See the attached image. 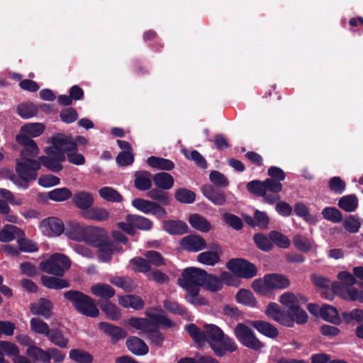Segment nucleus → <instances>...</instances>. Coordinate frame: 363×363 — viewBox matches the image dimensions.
<instances>
[{"label": "nucleus", "instance_id": "nucleus-1", "mask_svg": "<svg viewBox=\"0 0 363 363\" xmlns=\"http://www.w3.org/2000/svg\"><path fill=\"white\" fill-rule=\"evenodd\" d=\"M49 146L44 149L46 155L40 157L42 165L52 172H59L63 169L62 162L67 159L74 165L85 164L84 155L78 152L77 144L70 135L57 133L48 140Z\"/></svg>", "mask_w": 363, "mask_h": 363}, {"label": "nucleus", "instance_id": "nucleus-2", "mask_svg": "<svg viewBox=\"0 0 363 363\" xmlns=\"http://www.w3.org/2000/svg\"><path fill=\"white\" fill-rule=\"evenodd\" d=\"M279 301L287 311L282 310L278 303L271 302L265 310V314L270 319L288 328L294 327L295 323L302 325L308 321L307 313L301 308L294 294L285 292L279 296Z\"/></svg>", "mask_w": 363, "mask_h": 363}, {"label": "nucleus", "instance_id": "nucleus-3", "mask_svg": "<svg viewBox=\"0 0 363 363\" xmlns=\"http://www.w3.org/2000/svg\"><path fill=\"white\" fill-rule=\"evenodd\" d=\"M207 272L196 267H188L183 270L177 284L186 291L187 302L197 306H205L208 301L199 296L201 286H203Z\"/></svg>", "mask_w": 363, "mask_h": 363}, {"label": "nucleus", "instance_id": "nucleus-4", "mask_svg": "<svg viewBox=\"0 0 363 363\" xmlns=\"http://www.w3.org/2000/svg\"><path fill=\"white\" fill-rule=\"evenodd\" d=\"M205 342H208L211 349L218 357H224L227 352H234L238 350L235 341L216 325L206 324L204 325Z\"/></svg>", "mask_w": 363, "mask_h": 363}, {"label": "nucleus", "instance_id": "nucleus-5", "mask_svg": "<svg viewBox=\"0 0 363 363\" xmlns=\"http://www.w3.org/2000/svg\"><path fill=\"white\" fill-rule=\"evenodd\" d=\"M289 279L283 274L269 273L263 278L255 279L252 283V289L258 294L265 296L272 291L284 290L290 286Z\"/></svg>", "mask_w": 363, "mask_h": 363}, {"label": "nucleus", "instance_id": "nucleus-6", "mask_svg": "<svg viewBox=\"0 0 363 363\" xmlns=\"http://www.w3.org/2000/svg\"><path fill=\"white\" fill-rule=\"evenodd\" d=\"M65 296L79 313L90 317H96L99 314V309L91 297L75 291L66 292Z\"/></svg>", "mask_w": 363, "mask_h": 363}, {"label": "nucleus", "instance_id": "nucleus-7", "mask_svg": "<svg viewBox=\"0 0 363 363\" xmlns=\"http://www.w3.org/2000/svg\"><path fill=\"white\" fill-rule=\"evenodd\" d=\"M72 262L65 255L55 253L49 259L40 262V269L48 273L58 277H62L65 271L71 267Z\"/></svg>", "mask_w": 363, "mask_h": 363}, {"label": "nucleus", "instance_id": "nucleus-8", "mask_svg": "<svg viewBox=\"0 0 363 363\" xmlns=\"http://www.w3.org/2000/svg\"><path fill=\"white\" fill-rule=\"evenodd\" d=\"M42 162L39 160H17L16 164V172L18 175L20 182H25L27 189L28 183L37 179L38 171L40 169Z\"/></svg>", "mask_w": 363, "mask_h": 363}, {"label": "nucleus", "instance_id": "nucleus-9", "mask_svg": "<svg viewBox=\"0 0 363 363\" xmlns=\"http://www.w3.org/2000/svg\"><path fill=\"white\" fill-rule=\"evenodd\" d=\"M227 268L236 277L252 279L257 274V267L250 261L242 258H233L226 263Z\"/></svg>", "mask_w": 363, "mask_h": 363}, {"label": "nucleus", "instance_id": "nucleus-10", "mask_svg": "<svg viewBox=\"0 0 363 363\" xmlns=\"http://www.w3.org/2000/svg\"><path fill=\"white\" fill-rule=\"evenodd\" d=\"M234 335L242 345L252 350H259L264 346L252 330L242 323H239L235 326Z\"/></svg>", "mask_w": 363, "mask_h": 363}, {"label": "nucleus", "instance_id": "nucleus-11", "mask_svg": "<svg viewBox=\"0 0 363 363\" xmlns=\"http://www.w3.org/2000/svg\"><path fill=\"white\" fill-rule=\"evenodd\" d=\"M131 203L137 210L145 214H151L157 219H162L167 216L166 209L160 206L157 202L140 198H135L132 200Z\"/></svg>", "mask_w": 363, "mask_h": 363}, {"label": "nucleus", "instance_id": "nucleus-12", "mask_svg": "<svg viewBox=\"0 0 363 363\" xmlns=\"http://www.w3.org/2000/svg\"><path fill=\"white\" fill-rule=\"evenodd\" d=\"M38 228L44 236L55 238L64 233L65 225L62 220L57 217H48L40 222Z\"/></svg>", "mask_w": 363, "mask_h": 363}, {"label": "nucleus", "instance_id": "nucleus-13", "mask_svg": "<svg viewBox=\"0 0 363 363\" xmlns=\"http://www.w3.org/2000/svg\"><path fill=\"white\" fill-rule=\"evenodd\" d=\"M203 195L216 206H223L226 203L227 196L223 188L205 184L201 187Z\"/></svg>", "mask_w": 363, "mask_h": 363}, {"label": "nucleus", "instance_id": "nucleus-14", "mask_svg": "<svg viewBox=\"0 0 363 363\" xmlns=\"http://www.w3.org/2000/svg\"><path fill=\"white\" fill-rule=\"evenodd\" d=\"M180 245L189 252H199L206 247V240L199 235H189L179 240Z\"/></svg>", "mask_w": 363, "mask_h": 363}, {"label": "nucleus", "instance_id": "nucleus-15", "mask_svg": "<svg viewBox=\"0 0 363 363\" xmlns=\"http://www.w3.org/2000/svg\"><path fill=\"white\" fill-rule=\"evenodd\" d=\"M45 126L42 123H28L21 126L19 133L16 139H32L43 134Z\"/></svg>", "mask_w": 363, "mask_h": 363}, {"label": "nucleus", "instance_id": "nucleus-16", "mask_svg": "<svg viewBox=\"0 0 363 363\" xmlns=\"http://www.w3.org/2000/svg\"><path fill=\"white\" fill-rule=\"evenodd\" d=\"M108 235L104 230L99 228L87 226L82 241L96 247L102 242L106 241Z\"/></svg>", "mask_w": 363, "mask_h": 363}, {"label": "nucleus", "instance_id": "nucleus-17", "mask_svg": "<svg viewBox=\"0 0 363 363\" xmlns=\"http://www.w3.org/2000/svg\"><path fill=\"white\" fill-rule=\"evenodd\" d=\"M16 142L23 147L21 151L23 160H33L40 152L37 143L33 139H16Z\"/></svg>", "mask_w": 363, "mask_h": 363}, {"label": "nucleus", "instance_id": "nucleus-18", "mask_svg": "<svg viewBox=\"0 0 363 363\" xmlns=\"http://www.w3.org/2000/svg\"><path fill=\"white\" fill-rule=\"evenodd\" d=\"M211 251H206L200 253L197 260L206 265L214 266L220 261V254L222 252L221 247L218 244L211 247Z\"/></svg>", "mask_w": 363, "mask_h": 363}, {"label": "nucleus", "instance_id": "nucleus-19", "mask_svg": "<svg viewBox=\"0 0 363 363\" xmlns=\"http://www.w3.org/2000/svg\"><path fill=\"white\" fill-rule=\"evenodd\" d=\"M52 309V303L45 298H41L33 303L30 306V310L33 315L43 316L45 319L51 316Z\"/></svg>", "mask_w": 363, "mask_h": 363}, {"label": "nucleus", "instance_id": "nucleus-20", "mask_svg": "<svg viewBox=\"0 0 363 363\" xmlns=\"http://www.w3.org/2000/svg\"><path fill=\"white\" fill-rule=\"evenodd\" d=\"M162 228L170 235H183L188 232V225L180 220H167L162 222Z\"/></svg>", "mask_w": 363, "mask_h": 363}, {"label": "nucleus", "instance_id": "nucleus-21", "mask_svg": "<svg viewBox=\"0 0 363 363\" xmlns=\"http://www.w3.org/2000/svg\"><path fill=\"white\" fill-rule=\"evenodd\" d=\"M125 345L128 350L135 355H145L149 352V348L146 343L135 336L129 337L126 340Z\"/></svg>", "mask_w": 363, "mask_h": 363}, {"label": "nucleus", "instance_id": "nucleus-22", "mask_svg": "<svg viewBox=\"0 0 363 363\" xmlns=\"http://www.w3.org/2000/svg\"><path fill=\"white\" fill-rule=\"evenodd\" d=\"M134 177V185L137 189L147 191L151 189L152 177L150 172L144 170L136 171Z\"/></svg>", "mask_w": 363, "mask_h": 363}, {"label": "nucleus", "instance_id": "nucleus-23", "mask_svg": "<svg viewBox=\"0 0 363 363\" xmlns=\"http://www.w3.org/2000/svg\"><path fill=\"white\" fill-rule=\"evenodd\" d=\"M250 325L259 333L267 337L276 338L279 335L277 328L269 322L257 320L252 321Z\"/></svg>", "mask_w": 363, "mask_h": 363}, {"label": "nucleus", "instance_id": "nucleus-24", "mask_svg": "<svg viewBox=\"0 0 363 363\" xmlns=\"http://www.w3.org/2000/svg\"><path fill=\"white\" fill-rule=\"evenodd\" d=\"M119 304L125 308H133L134 310H141L145 306V301L143 298L133 294H128L118 297Z\"/></svg>", "mask_w": 363, "mask_h": 363}, {"label": "nucleus", "instance_id": "nucleus-25", "mask_svg": "<svg viewBox=\"0 0 363 363\" xmlns=\"http://www.w3.org/2000/svg\"><path fill=\"white\" fill-rule=\"evenodd\" d=\"M23 235V231L13 225L7 224L0 229L1 242H9Z\"/></svg>", "mask_w": 363, "mask_h": 363}, {"label": "nucleus", "instance_id": "nucleus-26", "mask_svg": "<svg viewBox=\"0 0 363 363\" xmlns=\"http://www.w3.org/2000/svg\"><path fill=\"white\" fill-rule=\"evenodd\" d=\"M338 279L342 282H333L332 284V289L334 293L338 294L343 291V284L347 286H351L357 284V279L351 273L347 271L340 272L337 274Z\"/></svg>", "mask_w": 363, "mask_h": 363}, {"label": "nucleus", "instance_id": "nucleus-27", "mask_svg": "<svg viewBox=\"0 0 363 363\" xmlns=\"http://www.w3.org/2000/svg\"><path fill=\"white\" fill-rule=\"evenodd\" d=\"M320 316L325 321L335 325H339L341 323V318L337 310L330 305L324 304L319 308Z\"/></svg>", "mask_w": 363, "mask_h": 363}, {"label": "nucleus", "instance_id": "nucleus-28", "mask_svg": "<svg viewBox=\"0 0 363 363\" xmlns=\"http://www.w3.org/2000/svg\"><path fill=\"white\" fill-rule=\"evenodd\" d=\"M188 220L193 228L200 232L207 233L212 228L211 223L205 217L198 213L191 214Z\"/></svg>", "mask_w": 363, "mask_h": 363}, {"label": "nucleus", "instance_id": "nucleus-29", "mask_svg": "<svg viewBox=\"0 0 363 363\" xmlns=\"http://www.w3.org/2000/svg\"><path fill=\"white\" fill-rule=\"evenodd\" d=\"M152 182L158 189L162 190L170 189L174 183L173 177L170 174L164 172L154 174Z\"/></svg>", "mask_w": 363, "mask_h": 363}, {"label": "nucleus", "instance_id": "nucleus-30", "mask_svg": "<svg viewBox=\"0 0 363 363\" xmlns=\"http://www.w3.org/2000/svg\"><path fill=\"white\" fill-rule=\"evenodd\" d=\"M97 248V256L102 262H107L111 260L113 254V245L108 238L106 241L102 242L96 246Z\"/></svg>", "mask_w": 363, "mask_h": 363}, {"label": "nucleus", "instance_id": "nucleus-31", "mask_svg": "<svg viewBox=\"0 0 363 363\" xmlns=\"http://www.w3.org/2000/svg\"><path fill=\"white\" fill-rule=\"evenodd\" d=\"M86 227L82 225L77 222H71L69 223L66 230V235L71 240L75 241H82L84 238Z\"/></svg>", "mask_w": 363, "mask_h": 363}, {"label": "nucleus", "instance_id": "nucleus-32", "mask_svg": "<svg viewBox=\"0 0 363 363\" xmlns=\"http://www.w3.org/2000/svg\"><path fill=\"white\" fill-rule=\"evenodd\" d=\"M147 164L152 168L165 171H170L174 168V163L172 160L156 156L149 157Z\"/></svg>", "mask_w": 363, "mask_h": 363}, {"label": "nucleus", "instance_id": "nucleus-33", "mask_svg": "<svg viewBox=\"0 0 363 363\" xmlns=\"http://www.w3.org/2000/svg\"><path fill=\"white\" fill-rule=\"evenodd\" d=\"M48 339L54 345L61 348L67 347L68 337H65L62 331L58 328L50 329L47 335Z\"/></svg>", "mask_w": 363, "mask_h": 363}, {"label": "nucleus", "instance_id": "nucleus-34", "mask_svg": "<svg viewBox=\"0 0 363 363\" xmlns=\"http://www.w3.org/2000/svg\"><path fill=\"white\" fill-rule=\"evenodd\" d=\"M91 292L96 296L106 301L113 296L112 287L107 284L99 283L93 285L91 288Z\"/></svg>", "mask_w": 363, "mask_h": 363}, {"label": "nucleus", "instance_id": "nucleus-35", "mask_svg": "<svg viewBox=\"0 0 363 363\" xmlns=\"http://www.w3.org/2000/svg\"><path fill=\"white\" fill-rule=\"evenodd\" d=\"M127 222H130L135 228L143 230H150L152 228L153 223L147 218L138 215H128Z\"/></svg>", "mask_w": 363, "mask_h": 363}, {"label": "nucleus", "instance_id": "nucleus-36", "mask_svg": "<svg viewBox=\"0 0 363 363\" xmlns=\"http://www.w3.org/2000/svg\"><path fill=\"white\" fill-rule=\"evenodd\" d=\"M236 301L249 307H255L257 304L256 298L252 292L248 289H240L235 296Z\"/></svg>", "mask_w": 363, "mask_h": 363}, {"label": "nucleus", "instance_id": "nucleus-37", "mask_svg": "<svg viewBox=\"0 0 363 363\" xmlns=\"http://www.w3.org/2000/svg\"><path fill=\"white\" fill-rule=\"evenodd\" d=\"M73 201L79 208L85 210L92 206L94 199L90 193L81 191L74 196Z\"/></svg>", "mask_w": 363, "mask_h": 363}, {"label": "nucleus", "instance_id": "nucleus-38", "mask_svg": "<svg viewBox=\"0 0 363 363\" xmlns=\"http://www.w3.org/2000/svg\"><path fill=\"white\" fill-rule=\"evenodd\" d=\"M338 206L345 211L353 212L358 206V199L354 194L344 196L339 199Z\"/></svg>", "mask_w": 363, "mask_h": 363}, {"label": "nucleus", "instance_id": "nucleus-39", "mask_svg": "<svg viewBox=\"0 0 363 363\" xmlns=\"http://www.w3.org/2000/svg\"><path fill=\"white\" fill-rule=\"evenodd\" d=\"M41 281L45 287L49 289H61L69 286L68 281L53 277L43 276Z\"/></svg>", "mask_w": 363, "mask_h": 363}, {"label": "nucleus", "instance_id": "nucleus-40", "mask_svg": "<svg viewBox=\"0 0 363 363\" xmlns=\"http://www.w3.org/2000/svg\"><path fill=\"white\" fill-rule=\"evenodd\" d=\"M18 114L23 118L28 119L35 116L38 112V106L32 102H25L17 107Z\"/></svg>", "mask_w": 363, "mask_h": 363}, {"label": "nucleus", "instance_id": "nucleus-41", "mask_svg": "<svg viewBox=\"0 0 363 363\" xmlns=\"http://www.w3.org/2000/svg\"><path fill=\"white\" fill-rule=\"evenodd\" d=\"M163 306L166 311L175 315H179L184 317L189 316L187 309L178 302L167 299L163 301Z\"/></svg>", "mask_w": 363, "mask_h": 363}, {"label": "nucleus", "instance_id": "nucleus-42", "mask_svg": "<svg viewBox=\"0 0 363 363\" xmlns=\"http://www.w3.org/2000/svg\"><path fill=\"white\" fill-rule=\"evenodd\" d=\"M128 324L130 327L142 330L145 333H147V330H150V328H154L155 325L152 323V320H150L147 318H136L132 317L128 319Z\"/></svg>", "mask_w": 363, "mask_h": 363}, {"label": "nucleus", "instance_id": "nucleus-43", "mask_svg": "<svg viewBox=\"0 0 363 363\" xmlns=\"http://www.w3.org/2000/svg\"><path fill=\"white\" fill-rule=\"evenodd\" d=\"M196 194L188 189L179 188L174 194L176 200L182 203L190 204L196 201Z\"/></svg>", "mask_w": 363, "mask_h": 363}, {"label": "nucleus", "instance_id": "nucleus-44", "mask_svg": "<svg viewBox=\"0 0 363 363\" xmlns=\"http://www.w3.org/2000/svg\"><path fill=\"white\" fill-rule=\"evenodd\" d=\"M69 357L75 363H91L93 361V357L89 352L79 349L71 350Z\"/></svg>", "mask_w": 363, "mask_h": 363}, {"label": "nucleus", "instance_id": "nucleus-45", "mask_svg": "<svg viewBox=\"0 0 363 363\" xmlns=\"http://www.w3.org/2000/svg\"><path fill=\"white\" fill-rule=\"evenodd\" d=\"M30 330L34 333L47 337L50 329L47 323L38 318H33L30 320Z\"/></svg>", "mask_w": 363, "mask_h": 363}, {"label": "nucleus", "instance_id": "nucleus-46", "mask_svg": "<svg viewBox=\"0 0 363 363\" xmlns=\"http://www.w3.org/2000/svg\"><path fill=\"white\" fill-rule=\"evenodd\" d=\"M209 180L212 183L211 185L220 188H226L230 184L228 177L217 170H213L210 172Z\"/></svg>", "mask_w": 363, "mask_h": 363}, {"label": "nucleus", "instance_id": "nucleus-47", "mask_svg": "<svg viewBox=\"0 0 363 363\" xmlns=\"http://www.w3.org/2000/svg\"><path fill=\"white\" fill-rule=\"evenodd\" d=\"M27 354L35 360L43 363H50V354L48 350L45 351L38 347H30L27 350Z\"/></svg>", "mask_w": 363, "mask_h": 363}, {"label": "nucleus", "instance_id": "nucleus-48", "mask_svg": "<svg viewBox=\"0 0 363 363\" xmlns=\"http://www.w3.org/2000/svg\"><path fill=\"white\" fill-rule=\"evenodd\" d=\"M269 237L272 240V242L274 243L280 248L286 249L290 246V240L286 235L279 231H271L269 234Z\"/></svg>", "mask_w": 363, "mask_h": 363}, {"label": "nucleus", "instance_id": "nucleus-49", "mask_svg": "<svg viewBox=\"0 0 363 363\" xmlns=\"http://www.w3.org/2000/svg\"><path fill=\"white\" fill-rule=\"evenodd\" d=\"M152 323L157 328V326L162 325L165 328H172L176 325V323L162 313H153L149 315Z\"/></svg>", "mask_w": 363, "mask_h": 363}, {"label": "nucleus", "instance_id": "nucleus-50", "mask_svg": "<svg viewBox=\"0 0 363 363\" xmlns=\"http://www.w3.org/2000/svg\"><path fill=\"white\" fill-rule=\"evenodd\" d=\"M183 154L187 160L194 161L197 167L203 169L207 168L206 160L197 150H194L189 152L187 150H183Z\"/></svg>", "mask_w": 363, "mask_h": 363}, {"label": "nucleus", "instance_id": "nucleus-51", "mask_svg": "<svg viewBox=\"0 0 363 363\" xmlns=\"http://www.w3.org/2000/svg\"><path fill=\"white\" fill-rule=\"evenodd\" d=\"M72 196L71 191L67 188H57L48 193V198L54 201L62 202Z\"/></svg>", "mask_w": 363, "mask_h": 363}, {"label": "nucleus", "instance_id": "nucleus-52", "mask_svg": "<svg viewBox=\"0 0 363 363\" xmlns=\"http://www.w3.org/2000/svg\"><path fill=\"white\" fill-rule=\"evenodd\" d=\"M130 262L135 272L147 273L151 269V265L147 258L145 259L141 257H135L130 259Z\"/></svg>", "mask_w": 363, "mask_h": 363}, {"label": "nucleus", "instance_id": "nucleus-53", "mask_svg": "<svg viewBox=\"0 0 363 363\" xmlns=\"http://www.w3.org/2000/svg\"><path fill=\"white\" fill-rule=\"evenodd\" d=\"M342 225L347 232L356 233L361 227V223L358 217L354 215H350L345 218Z\"/></svg>", "mask_w": 363, "mask_h": 363}, {"label": "nucleus", "instance_id": "nucleus-54", "mask_svg": "<svg viewBox=\"0 0 363 363\" xmlns=\"http://www.w3.org/2000/svg\"><path fill=\"white\" fill-rule=\"evenodd\" d=\"M323 218L334 223H340L342 220V215L340 210L335 207H325L322 211Z\"/></svg>", "mask_w": 363, "mask_h": 363}, {"label": "nucleus", "instance_id": "nucleus-55", "mask_svg": "<svg viewBox=\"0 0 363 363\" xmlns=\"http://www.w3.org/2000/svg\"><path fill=\"white\" fill-rule=\"evenodd\" d=\"M253 240L257 247L264 252H268L273 247V243L269 239V237L267 238L262 233L255 234L253 236Z\"/></svg>", "mask_w": 363, "mask_h": 363}, {"label": "nucleus", "instance_id": "nucleus-56", "mask_svg": "<svg viewBox=\"0 0 363 363\" xmlns=\"http://www.w3.org/2000/svg\"><path fill=\"white\" fill-rule=\"evenodd\" d=\"M203 286L208 291L216 292L222 289L223 283H221V280L217 276L207 273Z\"/></svg>", "mask_w": 363, "mask_h": 363}, {"label": "nucleus", "instance_id": "nucleus-57", "mask_svg": "<svg viewBox=\"0 0 363 363\" xmlns=\"http://www.w3.org/2000/svg\"><path fill=\"white\" fill-rule=\"evenodd\" d=\"M84 217L87 219L102 221L108 218V213L104 208H93L84 212Z\"/></svg>", "mask_w": 363, "mask_h": 363}, {"label": "nucleus", "instance_id": "nucleus-58", "mask_svg": "<svg viewBox=\"0 0 363 363\" xmlns=\"http://www.w3.org/2000/svg\"><path fill=\"white\" fill-rule=\"evenodd\" d=\"M135 161L133 151H121L116 157V162L119 167H128Z\"/></svg>", "mask_w": 363, "mask_h": 363}, {"label": "nucleus", "instance_id": "nucleus-59", "mask_svg": "<svg viewBox=\"0 0 363 363\" xmlns=\"http://www.w3.org/2000/svg\"><path fill=\"white\" fill-rule=\"evenodd\" d=\"M186 330L194 340L198 344L205 342L204 329L201 330L194 323H191L186 326Z\"/></svg>", "mask_w": 363, "mask_h": 363}, {"label": "nucleus", "instance_id": "nucleus-60", "mask_svg": "<svg viewBox=\"0 0 363 363\" xmlns=\"http://www.w3.org/2000/svg\"><path fill=\"white\" fill-rule=\"evenodd\" d=\"M0 352L4 355H7L12 359L19 354L20 351L17 345L9 341H0Z\"/></svg>", "mask_w": 363, "mask_h": 363}, {"label": "nucleus", "instance_id": "nucleus-61", "mask_svg": "<svg viewBox=\"0 0 363 363\" xmlns=\"http://www.w3.org/2000/svg\"><path fill=\"white\" fill-rule=\"evenodd\" d=\"M160 189H153L148 192V196L153 200L157 201L162 205L168 206L170 204V198L167 192L162 191Z\"/></svg>", "mask_w": 363, "mask_h": 363}, {"label": "nucleus", "instance_id": "nucleus-62", "mask_svg": "<svg viewBox=\"0 0 363 363\" xmlns=\"http://www.w3.org/2000/svg\"><path fill=\"white\" fill-rule=\"evenodd\" d=\"M247 190L257 196L262 197L266 193L264 181L252 180L247 183Z\"/></svg>", "mask_w": 363, "mask_h": 363}, {"label": "nucleus", "instance_id": "nucleus-63", "mask_svg": "<svg viewBox=\"0 0 363 363\" xmlns=\"http://www.w3.org/2000/svg\"><path fill=\"white\" fill-rule=\"evenodd\" d=\"M223 220L232 228L240 230L243 228L242 219L236 215L225 213L222 216Z\"/></svg>", "mask_w": 363, "mask_h": 363}, {"label": "nucleus", "instance_id": "nucleus-64", "mask_svg": "<svg viewBox=\"0 0 363 363\" xmlns=\"http://www.w3.org/2000/svg\"><path fill=\"white\" fill-rule=\"evenodd\" d=\"M144 256L147 259L150 264L155 267L164 266L166 264L164 258L162 254L155 250H147L145 252Z\"/></svg>", "mask_w": 363, "mask_h": 363}]
</instances>
